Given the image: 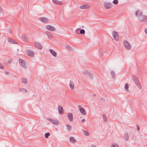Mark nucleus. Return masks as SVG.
I'll return each mask as SVG.
<instances>
[{
  "label": "nucleus",
  "mask_w": 147,
  "mask_h": 147,
  "mask_svg": "<svg viewBox=\"0 0 147 147\" xmlns=\"http://www.w3.org/2000/svg\"><path fill=\"white\" fill-rule=\"evenodd\" d=\"M102 117L104 121L106 122L107 121V119L106 115L105 114H103Z\"/></svg>",
  "instance_id": "nucleus-29"
},
{
  "label": "nucleus",
  "mask_w": 147,
  "mask_h": 147,
  "mask_svg": "<svg viewBox=\"0 0 147 147\" xmlns=\"http://www.w3.org/2000/svg\"><path fill=\"white\" fill-rule=\"evenodd\" d=\"M46 27L47 29L49 31H55L56 30V29L55 27L50 25H47L46 26Z\"/></svg>",
  "instance_id": "nucleus-7"
},
{
  "label": "nucleus",
  "mask_w": 147,
  "mask_h": 147,
  "mask_svg": "<svg viewBox=\"0 0 147 147\" xmlns=\"http://www.w3.org/2000/svg\"><path fill=\"white\" fill-rule=\"evenodd\" d=\"M8 41L9 42L11 43L12 44H17V43L16 42L15 40L12 39H8Z\"/></svg>",
  "instance_id": "nucleus-23"
},
{
  "label": "nucleus",
  "mask_w": 147,
  "mask_h": 147,
  "mask_svg": "<svg viewBox=\"0 0 147 147\" xmlns=\"http://www.w3.org/2000/svg\"><path fill=\"white\" fill-rule=\"evenodd\" d=\"M82 130L83 131V134L85 135L86 136H89V134L87 131H85L83 129H82Z\"/></svg>",
  "instance_id": "nucleus-27"
},
{
  "label": "nucleus",
  "mask_w": 147,
  "mask_h": 147,
  "mask_svg": "<svg viewBox=\"0 0 147 147\" xmlns=\"http://www.w3.org/2000/svg\"><path fill=\"white\" fill-rule=\"evenodd\" d=\"M132 78L136 85L139 88H141L140 84L138 79V78L136 76L133 75L132 76Z\"/></svg>",
  "instance_id": "nucleus-2"
},
{
  "label": "nucleus",
  "mask_w": 147,
  "mask_h": 147,
  "mask_svg": "<svg viewBox=\"0 0 147 147\" xmlns=\"http://www.w3.org/2000/svg\"><path fill=\"white\" fill-rule=\"evenodd\" d=\"M22 37L23 39V40L25 42H26L28 40V38L27 37H26L25 35H22Z\"/></svg>",
  "instance_id": "nucleus-25"
},
{
  "label": "nucleus",
  "mask_w": 147,
  "mask_h": 147,
  "mask_svg": "<svg viewBox=\"0 0 147 147\" xmlns=\"http://www.w3.org/2000/svg\"><path fill=\"white\" fill-rule=\"evenodd\" d=\"M85 33V30L84 29H82L80 31V34H83Z\"/></svg>",
  "instance_id": "nucleus-33"
},
{
  "label": "nucleus",
  "mask_w": 147,
  "mask_h": 147,
  "mask_svg": "<svg viewBox=\"0 0 147 147\" xmlns=\"http://www.w3.org/2000/svg\"><path fill=\"white\" fill-rule=\"evenodd\" d=\"M137 130L138 131L139 130H140V128H139V126H138V125L137 126Z\"/></svg>",
  "instance_id": "nucleus-39"
},
{
  "label": "nucleus",
  "mask_w": 147,
  "mask_h": 147,
  "mask_svg": "<svg viewBox=\"0 0 147 147\" xmlns=\"http://www.w3.org/2000/svg\"><path fill=\"white\" fill-rule=\"evenodd\" d=\"M87 74H88V75L91 78V79L92 78H93V76L92 75V74L90 73L89 72H88V71H86Z\"/></svg>",
  "instance_id": "nucleus-28"
},
{
  "label": "nucleus",
  "mask_w": 147,
  "mask_h": 147,
  "mask_svg": "<svg viewBox=\"0 0 147 147\" xmlns=\"http://www.w3.org/2000/svg\"><path fill=\"white\" fill-rule=\"evenodd\" d=\"M101 100H104V98H102Z\"/></svg>",
  "instance_id": "nucleus-43"
},
{
  "label": "nucleus",
  "mask_w": 147,
  "mask_h": 147,
  "mask_svg": "<svg viewBox=\"0 0 147 147\" xmlns=\"http://www.w3.org/2000/svg\"><path fill=\"white\" fill-rule=\"evenodd\" d=\"M80 29V28H78L76 29V32L77 34H80L79 31Z\"/></svg>",
  "instance_id": "nucleus-35"
},
{
  "label": "nucleus",
  "mask_w": 147,
  "mask_h": 147,
  "mask_svg": "<svg viewBox=\"0 0 147 147\" xmlns=\"http://www.w3.org/2000/svg\"><path fill=\"white\" fill-rule=\"evenodd\" d=\"M85 121V119H83L81 120V122L82 123H84Z\"/></svg>",
  "instance_id": "nucleus-38"
},
{
  "label": "nucleus",
  "mask_w": 147,
  "mask_h": 147,
  "mask_svg": "<svg viewBox=\"0 0 147 147\" xmlns=\"http://www.w3.org/2000/svg\"><path fill=\"white\" fill-rule=\"evenodd\" d=\"M69 86L70 88L72 89H73L74 86V84L72 82L70 81L69 83Z\"/></svg>",
  "instance_id": "nucleus-24"
},
{
  "label": "nucleus",
  "mask_w": 147,
  "mask_h": 147,
  "mask_svg": "<svg viewBox=\"0 0 147 147\" xmlns=\"http://www.w3.org/2000/svg\"><path fill=\"white\" fill-rule=\"evenodd\" d=\"M46 34L49 38H51L52 37V34L50 32L47 31L46 32Z\"/></svg>",
  "instance_id": "nucleus-21"
},
{
  "label": "nucleus",
  "mask_w": 147,
  "mask_h": 147,
  "mask_svg": "<svg viewBox=\"0 0 147 147\" xmlns=\"http://www.w3.org/2000/svg\"><path fill=\"white\" fill-rule=\"evenodd\" d=\"M81 27L83 28H84V26H82Z\"/></svg>",
  "instance_id": "nucleus-44"
},
{
  "label": "nucleus",
  "mask_w": 147,
  "mask_h": 147,
  "mask_svg": "<svg viewBox=\"0 0 147 147\" xmlns=\"http://www.w3.org/2000/svg\"><path fill=\"white\" fill-rule=\"evenodd\" d=\"M49 51L53 56L54 57L56 56L57 53L55 51L52 49H50Z\"/></svg>",
  "instance_id": "nucleus-17"
},
{
  "label": "nucleus",
  "mask_w": 147,
  "mask_h": 147,
  "mask_svg": "<svg viewBox=\"0 0 147 147\" xmlns=\"http://www.w3.org/2000/svg\"><path fill=\"white\" fill-rule=\"evenodd\" d=\"M19 63L21 66L24 67H25L26 63L23 60L20 59L19 60Z\"/></svg>",
  "instance_id": "nucleus-9"
},
{
  "label": "nucleus",
  "mask_w": 147,
  "mask_h": 147,
  "mask_svg": "<svg viewBox=\"0 0 147 147\" xmlns=\"http://www.w3.org/2000/svg\"><path fill=\"white\" fill-rule=\"evenodd\" d=\"M91 147H96L94 145H92V146Z\"/></svg>",
  "instance_id": "nucleus-42"
},
{
  "label": "nucleus",
  "mask_w": 147,
  "mask_h": 147,
  "mask_svg": "<svg viewBox=\"0 0 147 147\" xmlns=\"http://www.w3.org/2000/svg\"><path fill=\"white\" fill-rule=\"evenodd\" d=\"M67 116L70 121H73V115L71 113H68Z\"/></svg>",
  "instance_id": "nucleus-12"
},
{
  "label": "nucleus",
  "mask_w": 147,
  "mask_h": 147,
  "mask_svg": "<svg viewBox=\"0 0 147 147\" xmlns=\"http://www.w3.org/2000/svg\"><path fill=\"white\" fill-rule=\"evenodd\" d=\"M112 146L111 147H119L118 145L117 144H112Z\"/></svg>",
  "instance_id": "nucleus-30"
},
{
  "label": "nucleus",
  "mask_w": 147,
  "mask_h": 147,
  "mask_svg": "<svg viewBox=\"0 0 147 147\" xmlns=\"http://www.w3.org/2000/svg\"><path fill=\"white\" fill-rule=\"evenodd\" d=\"M80 112L84 115H86V113L85 112L84 109L82 107L80 108Z\"/></svg>",
  "instance_id": "nucleus-18"
},
{
  "label": "nucleus",
  "mask_w": 147,
  "mask_h": 147,
  "mask_svg": "<svg viewBox=\"0 0 147 147\" xmlns=\"http://www.w3.org/2000/svg\"><path fill=\"white\" fill-rule=\"evenodd\" d=\"M67 129L69 130H70L71 129V126L70 125H67Z\"/></svg>",
  "instance_id": "nucleus-36"
},
{
  "label": "nucleus",
  "mask_w": 147,
  "mask_h": 147,
  "mask_svg": "<svg viewBox=\"0 0 147 147\" xmlns=\"http://www.w3.org/2000/svg\"><path fill=\"white\" fill-rule=\"evenodd\" d=\"M101 54L102 55V53H101Z\"/></svg>",
  "instance_id": "nucleus-46"
},
{
  "label": "nucleus",
  "mask_w": 147,
  "mask_h": 147,
  "mask_svg": "<svg viewBox=\"0 0 147 147\" xmlns=\"http://www.w3.org/2000/svg\"><path fill=\"white\" fill-rule=\"evenodd\" d=\"M7 72H6V74H7Z\"/></svg>",
  "instance_id": "nucleus-47"
},
{
  "label": "nucleus",
  "mask_w": 147,
  "mask_h": 147,
  "mask_svg": "<svg viewBox=\"0 0 147 147\" xmlns=\"http://www.w3.org/2000/svg\"><path fill=\"white\" fill-rule=\"evenodd\" d=\"M26 53L27 55L31 57H33L34 55V52L30 50H28L26 51Z\"/></svg>",
  "instance_id": "nucleus-8"
},
{
  "label": "nucleus",
  "mask_w": 147,
  "mask_h": 147,
  "mask_svg": "<svg viewBox=\"0 0 147 147\" xmlns=\"http://www.w3.org/2000/svg\"><path fill=\"white\" fill-rule=\"evenodd\" d=\"M47 120L50 121L55 125H58L59 123V121L57 119H52L50 118H47Z\"/></svg>",
  "instance_id": "nucleus-3"
},
{
  "label": "nucleus",
  "mask_w": 147,
  "mask_h": 147,
  "mask_svg": "<svg viewBox=\"0 0 147 147\" xmlns=\"http://www.w3.org/2000/svg\"><path fill=\"white\" fill-rule=\"evenodd\" d=\"M70 140L71 142L73 143H75L76 142V140L73 137H71L70 138Z\"/></svg>",
  "instance_id": "nucleus-22"
},
{
  "label": "nucleus",
  "mask_w": 147,
  "mask_h": 147,
  "mask_svg": "<svg viewBox=\"0 0 147 147\" xmlns=\"http://www.w3.org/2000/svg\"><path fill=\"white\" fill-rule=\"evenodd\" d=\"M123 44L124 46L127 49L129 50H130L131 46L128 41L125 40L123 42Z\"/></svg>",
  "instance_id": "nucleus-4"
},
{
  "label": "nucleus",
  "mask_w": 147,
  "mask_h": 147,
  "mask_svg": "<svg viewBox=\"0 0 147 147\" xmlns=\"http://www.w3.org/2000/svg\"><path fill=\"white\" fill-rule=\"evenodd\" d=\"M22 82L24 84H26L27 83V78H23L21 79Z\"/></svg>",
  "instance_id": "nucleus-19"
},
{
  "label": "nucleus",
  "mask_w": 147,
  "mask_h": 147,
  "mask_svg": "<svg viewBox=\"0 0 147 147\" xmlns=\"http://www.w3.org/2000/svg\"><path fill=\"white\" fill-rule=\"evenodd\" d=\"M124 88L126 91H128V89H129V85L128 84L126 83L125 84V85Z\"/></svg>",
  "instance_id": "nucleus-26"
},
{
  "label": "nucleus",
  "mask_w": 147,
  "mask_h": 147,
  "mask_svg": "<svg viewBox=\"0 0 147 147\" xmlns=\"http://www.w3.org/2000/svg\"><path fill=\"white\" fill-rule=\"evenodd\" d=\"M112 35L114 39L116 41L118 40L119 38L118 33L115 31H113L112 32Z\"/></svg>",
  "instance_id": "nucleus-5"
},
{
  "label": "nucleus",
  "mask_w": 147,
  "mask_h": 147,
  "mask_svg": "<svg viewBox=\"0 0 147 147\" xmlns=\"http://www.w3.org/2000/svg\"><path fill=\"white\" fill-rule=\"evenodd\" d=\"M50 135L49 133H47L45 134V137L46 138H47Z\"/></svg>",
  "instance_id": "nucleus-31"
},
{
  "label": "nucleus",
  "mask_w": 147,
  "mask_h": 147,
  "mask_svg": "<svg viewBox=\"0 0 147 147\" xmlns=\"http://www.w3.org/2000/svg\"><path fill=\"white\" fill-rule=\"evenodd\" d=\"M0 68L2 69H3L4 68V67L1 63H0Z\"/></svg>",
  "instance_id": "nucleus-37"
},
{
  "label": "nucleus",
  "mask_w": 147,
  "mask_h": 147,
  "mask_svg": "<svg viewBox=\"0 0 147 147\" xmlns=\"http://www.w3.org/2000/svg\"><path fill=\"white\" fill-rule=\"evenodd\" d=\"M39 20L41 21L44 22L45 23L47 22L48 21V19L45 17H41L39 18Z\"/></svg>",
  "instance_id": "nucleus-13"
},
{
  "label": "nucleus",
  "mask_w": 147,
  "mask_h": 147,
  "mask_svg": "<svg viewBox=\"0 0 147 147\" xmlns=\"http://www.w3.org/2000/svg\"><path fill=\"white\" fill-rule=\"evenodd\" d=\"M104 6L106 9H108L111 8L112 6V5L110 3L106 2L104 3Z\"/></svg>",
  "instance_id": "nucleus-6"
},
{
  "label": "nucleus",
  "mask_w": 147,
  "mask_h": 147,
  "mask_svg": "<svg viewBox=\"0 0 147 147\" xmlns=\"http://www.w3.org/2000/svg\"><path fill=\"white\" fill-rule=\"evenodd\" d=\"M90 8V6L89 5H84L81 6L80 8L83 9H88Z\"/></svg>",
  "instance_id": "nucleus-11"
},
{
  "label": "nucleus",
  "mask_w": 147,
  "mask_h": 147,
  "mask_svg": "<svg viewBox=\"0 0 147 147\" xmlns=\"http://www.w3.org/2000/svg\"><path fill=\"white\" fill-rule=\"evenodd\" d=\"M35 46L36 48L39 49H42L41 45L39 42H35Z\"/></svg>",
  "instance_id": "nucleus-10"
},
{
  "label": "nucleus",
  "mask_w": 147,
  "mask_h": 147,
  "mask_svg": "<svg viewBox=\"0 0 147 147\" xmlns=\"http://www.w3.org/2000/svg\"><path fill=\"white\" fill-rule=\"evenodd\" d=\"M12 32V31H11V30H9V33L10 34H11Z\"/></svg>",
  "instance_id": "nucleus-41"
},
{
  "label": "nucleus",
  "mask_w": 147,
  "mask_h": 147,
  "mask_svg": "<svg viewBox=\"0 0 147 147\" xmlns=\"http://www.w3.org/2000/svg\"><path fill=\"white\" fill-rule=\"evenodd\" d=\"M93 95H94V96H95V94H94Z\"/></svg>",
  "instance_id": "nucleus-45"
},
{
  "label": "nucleus",
  "mask_w": 147,
  "mask_h": 147,
  "mask_svg": "<svg viewBox=\"0 0 147 147\" xmlns=\"http://www.w3.org/2000/svg\"><path fill=\"white\" fill-rule=\"evenodd\" d=\"M58 110L59 113L60 114H62L63 113V110L62 107L61 106L59 105L58 106Z\"/></svg>",
  "instance_id": "nucleus-14"
},
{
  "label": "nucleus",
  "mask_w": 147,
  "mask_h": 147,
  "mask_svg": "<svg viewBox=\"0 0 147 147\" xmlns=\"http://www.w3.org/2000/svg\"><path fill=\"white\" fill-rule=\"evenodd\" d=\"M111 74L113 78H114L115 77V73L114 72L112 71L111 72Z\"/></svg>",
  "instance_id": "nucleus-34"
},
{
  "label": "nucleus",
  "mask_w": 147,
  "mask_h": 147,
  "mask_svg": "<svg viewBox=\"0 0 147 147\" xmlns=\"http://www.w3.org/2000/svg\"><path fill=\"white\" fill-rule=\"evenodd\" d=\"M145 32L147 34V28L145 29Z\"/></svg>",
  "instance_id": "nucleus-40"
},
{
  "label": "nucleus",
  "mask_w": 147,
  "mask_h": 147,
  "mask_svg": "<svg viewBox=\"0 0 147 147\" xmlns=\"http://www.w3.org/2000/svg\"><path fill=\"white\" fill-rule=\"evenodd\" d=\"M129 138V136L128 134L127 133H125L124 134V139L125 140L127 141Z\"/></svg>",
  "instance_id": "nucleus-20"
},
{
  "label": "nucleus",
  "mask_w": 147,
  "mask_h": 147,
  "mask_svg": "<svg viewBox=\"0 0 147 147\" xmlns=\"http://www.w3.org/2000/svg\"><path fill=\"white\" fill-rule=\"evenodd\" d=\"M136 16H138V19L139 20L142 22H147V16L142 15V13L140 12L139 11H137L136 13Z\"/></svg>",
  "instance_id": "nucleus-1"
},
{
  "label": "nucleus",
  "mask_w": 147,
  "mask_h": 147,
  "mask_svg": "<svg viewBox=\"0 0 147 147\" xmlns=\"http://www.w3.org/2000/svg\"><path fill=\"white\" fill-rule=\"evenodd\" d=\"M19 91L23 93H25L27 92V90L24 88H20L19 89Z\"/></svg>",
  "instance_id": "nucleus-16"
},
{
  "label": "nucleus",
  "mask_w": 147,
  "mask_h": 147,
  "mask_svg": "<svg viewBox=\"0 0 147 147\" xmlns=\"http://www.w3.org/2000/svg\"><path fill=\"white\" fill-rule=\"evenodd\" d=\"M113 3L115 5H117L118 3V1L117 0H114Z\"/></svg>",
  "instance_id": "nucleus-32"
},
{
  "label": "nucleus",
  "mask_w": 147,
  "mask_h": 147,
  "mask_svg": "<svg viewBox=\"0 0 147 147\" xmlns=\"http://www.w3.org/2000/svg\"><path fill=\"white\" fill-rule=\"evenodd\" d=\"M52 1L54 3L58 5H61L62 4V3L60 1H59L57 0H52Z\"/></svg>",
  "instance_id": "nucleus-15"
}]
</instances>
